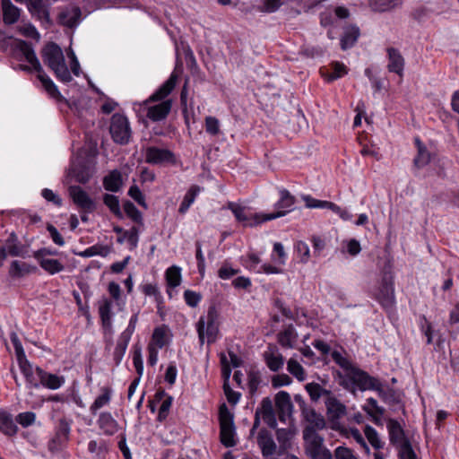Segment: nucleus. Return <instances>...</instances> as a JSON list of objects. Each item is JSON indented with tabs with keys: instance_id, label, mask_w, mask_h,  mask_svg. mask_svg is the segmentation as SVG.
Returning <instances> with one entry per match:
<instances>
[{
	"instance_id": "4468645a",
	"label": "nucleus",
	"mask_w": 459,
	"mask_h": 459,
	"mask_svg": "<svg viewBox=\"0 0 459 459\" xmlns=\"http://www.w3.org/2000/svg\"><path fill=\"white\" fill-rule=\"evenodd\" d=\"M145 161L149 164L160 165L163 163L175 164L177 160L171 151L151 146L146 149Z\"/></svg>"
},
{
	"instance_id": "aec40b11",
	"label": "nucleus",
	"mask_w": 459,
	"mask_h": 459,
	"mask_svg": "<svg viewBox=\"0 0 459 459\" xmlns=\"http://www.w3.org/2000/svg\"><path fill=\"white\" fill-rule=\"evenodd\" d=\"M37 376L39 379V385L51 390H56L65 384V377L56 374L48 373L39 367H36Z\"/></svg>"
},
{
	"instance_id": "69168bd1",
	"label": "nucleus",
	"mask_w": 459,
	"mask_h": 459,
	"mask_svg": "<svg viewBox=\"0 0 459 459\" xmlns=\"http://www.w3.org/2000/svg\"><path fill=\"white\" fill-rule=\"evenodd\" d=\"M172 403V397L167 396L161 403V405L158 413V420L162 421L167 418L168 412Z\"/></svg>"
},
{
	"instance_id": "b1692460",
	"label": "nucleus",
	"mask_w": 459,
	"mask_h": 459,
	"mask_svg": "<svg viewBox=\"0 0 459 459\" xmlns=\"http://www.w3.org/2000/svg\"><path fill=\"white\" fill-rule=\"evenodd\" d=\"M388 65L387 69L390 73H394L399 76H403L404 69V58L400 51L394 48H387Z\"/></svg>"
},
{
	"instance_id": "ea45409f",
	"label": "nucleus",
	"mask_w": 459,
	"mask_h": 459,
	"mask_svg": "<svg viewBox=\"0 0 459 459\" xmlns=\"http://www.w3.org/2000/svg\"><path fill=\"white\" fill-rule=\"evenodd\" d=\"M201 187L199 186L194 185L185 195L182 203L178 208V212L184 214L187 212L191 204L195 202V197L200 193Z\"/></svg>"
},
{
	"instance_id": "f8f14e48",
	"label": "nucleus",
	"mask_w": 459,
	"mask_h": 459,
	"mask_svg": "<svg viewBox=\"0 0 459 459\" xmlns=\"http://www.w3.org/2000/svg\"><path fill=\"white\" fill-rule=\"evenodd\" d=\"M317 351L321 354V358L317 357V360L321 359L327 364L330 361L329 358H331L338 366L344 369L346 373L353 368L347 358L343 357L339 351L333 350L330 344L325 342L317 340Z\"/></svg>"
},
{
	"instance_id": "f3484780",
	"label": "nucleus",
	"mask_w": 459,
	"mask_h": 459,
	"mask_svg": "<svg viewBox=\"0 0 459 459\" xmlns=\"http://www.w3.org/2000/svg\"><path fill=\"white\" fill-rule=\"evenodd\" d=\"M386 428L388 430L389 441L391 445L396 448L403 444L405 441H410L405 434L403 427L395 419H388L386 422Z\"/></svg>"
},
{
	"instance_id": "393cba45",
	"label": "nucleus",
	"mask_w": 459,
	"mask_h": 459,
	"mask_svg": "<svg viewBox=\"0 0 459 459\" xmlns=\"http://www.w3.org/2000/svg\"><path fill=\"white\" fill-rule=\"evenodd\" d=\"M4 247L11 256H20L25 258L28 255L27 247L21 243L17 235L12 232L4 243Z\"/></svg>"
},
{
	"instance_id": "3c124183",
	"label": "nucleus",
	"mask_w": 459,
	"mask_h": 459,
	"mask_svg": "<svg viewBox=\"0 0 459 459\" xmlns=\"http://www.w3.org/2000/svg\"><path fill=\"white\" fill-rule=\"evenodd\" d=\"M288 371L297 379L302 381L305 379V372L302 366L295 359H290L287 363Z\"/></svg>"
},
{
	"instance_id": "09e8293b",
	"label": "nucleus",
	"mask_w": 459,
	"mask_h": 459,
	"mask_svg": "<svg viewBox=\"0 0 459 459\" xmlns=\"http://www.w3.org/2000/svg\"><path fill=\"white\" fill-rule=\"evenodd\" d=\"M364 433L367 439L375 449L383 448L384 443L381 441L377 431L373 427L367 425L364 429Z\"/></svg>"
},
{
	"instance_id": "c756f323",
	"label": "nucleus",
	"mask_w": 459,
	"mask_h": 459,
	"mask_svg": "<svg viewBox=\"0 0 459 459\" xmlns=\"http://www.w3.org/2000/svg\"><path fill=\"white\" fill-rule=\"evenodd\" d=\"M359 37V29L351 25L344 28L343 35L341 38V48L349 49L354 46Z\"/></svg>"
},
{
	"instance_id": "39448f33",
	"label": "nucleus",
	"mask_w": 459,
	"mask_h": 459,
	"mask_svg": "<svg viewBox=\"0 0 459 459\" xmlns=\"http://www.w3.org/2000/svg\"><path fill=\"white\" fill-rule=\"evenodd\" d=\"M372 296L386 311L392 312L395 307L394 281L389 273H385Z\"/></svg>"
},
{
	"instance_id": "c03bdc74",
	"label": "nucleus",
	"mask_w": 459,
	"mask_h": 459,
	"mask_svg": "<svg viewBox=\"0 0 459 459\" xmlns=\"http://www.w3.org/2000/svg\"><path fill=\"white\" fill-rule=\"evenodd\" d=\"M402 0H369V6L375 12H386L401 4Z\"/></svg>"
},
{
	"instance_id": "8fccbe9b",
	"label": "nucleus",
	"mask_w": 459,
	"mask_h": 459,
	"mask_svg": "<svg viewBox=\"0 0 459 459\" xmlns=\"http://www.w3.org/2000/svg\"><path fill=\"white\" fill-rule=\"evenodd\" d=\"M396 449L398 450L399 459H417V455L412 448L411 441H405Z\"/></svg>"
},
{
	"instance_id": "49530a36",
	"label": "nucleus",
	"mask_w": 459,
	"mask_h": 459,
	"mask_svg": "<svg viewBox=\"0 0 459 459\" xmlns=\"http://www.w3.org/2000/svg\"><path fill=\"white\" fill-rule=\"evenodd\" d=\"M264 359L266 361L267 367L272 371H278L282 368L284 364V359L281 353H274L273 351L264 353Z\"/></svg>"
},
{
	"instance_id": "dca6fc26",
	"label": "nucleus",
	"mask_w": 459,
	"mask_h": 459,
	"mask_svg": "<svg viewBox=\"0 0 459 459\" xmlns=\"http://www.w3.org/2000/svg\"><path fill=\"white\" fill-rule=\"evenodd\" d=\"M257 444L264 459H275L277 446L270 431L262 429L257 436Z\"/></svg>"
},
{
	"instance_id": "bb28decb",
	"label": "nucleus",
	"mask_w": 459,
	"mask_h": 459,
	"mask_svg": "<svg viewBox=\"0 0 459 459\" xmlns=\"http://www.w3.org/2000/svg\"><path fill=\"white\" fill-rule=\"evenodd\" d=\"M178 75L174 73L170 74L169 79L149 98L148 101H163L176 86Z\"/></svg>"
},
{
	"instance_id": "72a5a7b5",
	"label": "nucleus",
	"mask_w": 459,
	"mask_h": 459,
	"mask_svg": "<svg viewBox=\"0 0 459 459\" xmlns=\"http://www.w3.org/2000/svg\"><path fill=\"white\" fill-rule=\"evenodd\" d=\"M297 333L292 325H289L278 333L279 343L285 348H292L297 341Z\"/></svg>"
},
{
	"instance_id": "de8ad7c7",
	"label": "nucleus",
	"mask_w": 459,
	"mask_h": 459,
	"mask_svg": "<svg viewBox=\"0 0 459 459\" xmlns=\"http://www.w3.org/2000/svg\"><path fill=\"white\" fill-rule=\"evenodd\" d=\"M166 281L169 287H178L181 282L180 268L176 265L168 268L166 271Z\"/></svg>"
},
{
	"instance_id": "f257e3e1",
	"label": "nucleus",
	"mask_w": 459,
	"mask_h": 459,
	"mask_svg": "<svg viewBox=\"0 0 459 459\" xmlns=\"http://www.w3.org/2000/svg\"><path fill=\"white\" fill-rule=\"evenodd\" d=\"M15 49L25 57L26 61L32 66L33 70L38 73L39 80L50 97L58 101L63 100L64 97L61 95L56 85L43 71L31 44L25 40H18Z\"/></svg>"
},
{
	"instance_id": "a878e982",
	"label": "nucleus",
	"mask_w": 459,
	"mask_h": 459,
	"mask_svg": "<svg viewBox=\"0 0 459 459\" xmlns=\"http://www.w3.org/2000/svg\"><path fill=\"white\" fill-rule=\"evenodd\" d=\"M255 411L260 412V416L263 417V420L270 428L274 429L277 426L273 402L269 397H264L262 400L260 407H258Z\"/></svg>"
},
{
	"instance_id": "338daca9",
	"label": "nucleus",
	"mask_w": 459,
	"mask_h": 459,
	"mask_svg": "<svg viewBox=\"0 0 459 459\" xmlns=\"http://www.w3.org/2000/svg\"><path fill=\"white\" fill-rule=\"evenodd\" d=\"M238 273V269H233L229 264H224L218 271V276L222 280L230 279L232 276Z\"/></svg>"
},
{
	"instance_id": "6ab92c4d",
	"label": "nucleus",
	"mask_w": 459,
	"mask_h": 459,
	"mask_svg": "<svg viewBox=\"0 0 459 459\" xmlns=\"http://www.w3.org/2000/svg\"><path fill=\"white\" fill-rule=\"evenodd\" d=\"M275 405L278 411L279 420L285 422L287 418L291 415L293 408L290 394L285 391H280L275 395Z\"/></svg>"
},
{
	"instance_id": "4be33fe9",
	"label": "nucleus",
	"mask_w": 459,
	"mask_h": 459,
	"mask_svg": "<svg viewBox=\"0 0 459 459\" xmlns=\"http://www.w3.org/2000/svg\"><path fill=\"white\" fill-rule=\"evenodd\" d=\"M172 108V100H165L156 105L151 106L147 108V117L153 122L165 119L169 114Z\"/></svg>"
},
{
	"instance_id": "864d4df0",
	"label": "nucleus",
	"mask_w": 459,
	"mask_h": 459,
	"mask_svg": "<svg viewBox=\"0 0 459 459\" xmlns=\"http://www.w3.org/2000/svg\"><path fill=\"white\" fill-rule=\"evenodd\" d=\"M127 194L139 205H141L144 209L148 208V205H147V204L145 202L144 195H143L142 191L140 190V188L136 185L131 186Z\"/></svg>"
},
{
	"instance_id": "13d9d810",
	"label": "nucleus",
	"mask_w": 459,
	"mask_h": 459,
	"mask_svg": "<svg viewBox=\"0 0 459 459\" xmlns=\"http://www.w3.org/2000/svg\"><path fill=\"white\" fill-rule=\"evenodd\" d=\"M184 299L189 307H195L201 301L202 295L194 290H186L184 292Z\"/></svg>"
},
{
	"instance_id": "680f3d73",
	"label": "nucleus",
	"mask_w": 459,
	"mask_h": 459,
	"mask_svg": "<svg viewBox=\"0 0 459 459\" xmlns=\"http://www.w3.org/2000/svg\"><path fill=\"white\" fill-rule=\"evenodd\" d=\"M295 249L298 255V257L301 262L305 263L309 258V247L307 244L304 241H298L295 245Z\"/></svg>"
},
{
	"instance_id": "2eb2a0df",
	"label": "nucleus",
	"mask_w": 459,
	"mask_h": 459,
	"mask_svg": "<svg viewBox=\"0 0 459 459\" xmlns=\"http://www.w3.org/2000/svg\"><path fill=\"white\" fill-rule=\"evenodd\" d=\"M69 195L74 203L87 212H91L96 209L94 201L79 186H71L68 188Z\"/></svg>"
},
{
	"instance_id": "58836bf2",
	"label": "nucleus",
	"mask_w": 459,
	"mask_h": 459,
	"mask_svg": "<svg viewBox=\"0 0 459 459\" xmlns=\"http://www.w3.org/2000/svg\"><path fill=\"white\" fill-rule=\"evenodd\" d=\"M0 430L8 436L15 435L18 430L12 415L5 411H0Z\"/></svg>"
},
{
	"instance_id": "cd10ccee",
	"label": "nucleus",
	"mask_w": 459,
	"mask_h": 459,
	"mask_svg": "<svg viewBox=\"0 0 459 459\" xmlns=\"http://www.w3.org/2000/svg\"><path fill=\"white\" fill-rule=\"evenodd\" d=\"M1 5L4 24L11 25L19 21L21 9L14 5L11 0H1Z\"/></svg>"
},
{
	"instance_id": "052dcab7",
	"label": "nucleus",
	"mask_w": 459,
	"mask_h": 459,
	"mask_svg": "<svg viewBox=\"0 0 459 459\" xmlns=\"http://www.w3.org/2000/svg\"><path fill=\"white\" fill-rule=\"evenodd\" d=\"M420 329H421V332L423 333V334L426 336V343L427 344L432 343V334H433L432 325L428 321V319L426 318L425 316H422L420 317Z\"/></svg>"
},
{
	"instance_id": "774afa93",
	"label": "nucleus",
	"mask_w": 459,
	"mask_h": 459,
	"mask_svg": "<svg viewBox=\"0 0 459 459\" xmlns=\"http://www.w3.org/2000/svg\"><path fill=\"white\" fill-rule=\"evenodd\" d=\"M335 458L336 459H358L352 453V450L343 447L338 446L335 449Z\"/></svg>"
},
{
	"instance_id": "4d7b16f0",
	"label": "nucleus",
	"mask_w": 459,
	"mask_h": 459,
	"mask_svg": "<svg viewBox=\"0 0 459 459\" xmlns=\"http://www.w3.org/2000/svg\"><path fill=\"white\" fill-rule=\"evenodd\" d=\"M36 414L32 411H26L19 413L16 417V421L23 428H27L35 422Z\"/></svg>"
},
{
	"instance_id": "6e6552de",
	"label": "nucleus",
	"mask_w": 459,
	"mask_h": 459,
	"mask_svg": "<svg viewBox=\"0 0 459 459\" xmlns=\"http://www.w3.org/2000/svg\"><path fill=\"white\" fill-rule=\"evenodd\" d=\"M109 133L112 140L118 144L126 145L130 142L132 130L127 117L116 113L111 117Z\"/></svg>"
},
{
	"instance_id": "1a4fd4ad",
	"label": "nucleus",
	"mask_w": 459,
	"mask_h": 459,
	"mask_svg": "<svg viewBox=\"0 0 459 459\" xmlns=\"http://www.w3.org/2000/svg\"><path fill=\"white\" fill-rule=\"evenodd\" d=\"M230 209L233 212L236 219L242 222L244 226L253 227L262 222L271 221L279 217H281L283 212L280 213H266V214H259V213H251L246 211V209L240 205H237L235 204H230Z\"/></svg>"
},
{
	"instance_id": "20e7f679",
	"label": "nucleus",
	"mask_w": 459,
	"mask_h": 459,
	"mask_svg": "<svg viewBox=\"0 0 459 459\" xmlns=\"http://www.w3.org/2000/svg\"><path fill=\"white\" fill-rule=\"evenodd\" d=\"M218 317L219 314L215 306H210L207 315L199 318L196 324V331L201 345L204 343L205 337L208 343H212L216 341L219 333Z\"/></svg>"
},
{
	"instance_id": "f704fd0d",
	"label": "nucleus",
	"mask_w": 459,
	"mask_h": 459,
	"mask_svg": "<svg viewBox=\"0 0 459 459\" xmlns=\"http://www.w3.org/2000/svg\"><path fill=\"white\" fill-rule=\"evenodd\" d=\"M294 205V197L286 189L280 190V200L276 203L275 206L279 210L275 213L283 212L284 216L287 212L292 210Z\"/></svg>"
},
{
	"instance_id": "4c0bfd02",
	"label": "nucleus",
	"mask_w": 459,
	"mask_h": 459,
	"mask_svg": "<svg viewBox=\"0 0 459 459\" xmlns=\"http://www.w3.org/2000/svg\"><path fill=\"white\" fill-rule=\"evenodd\" d=\"M39 266L49 274H56L65 270V265L57 259H36Z\"/></svg>"
},
{
	"instance_id": "0eeeda50",
	"label": "nucleus",
	"mask_w": 459,
	"mask_h": 459,
	"mask_svg": "<svg viewBox=\"0 0 459 459\" xmlns=\"http://www.w3.org/2000/svg\"><path fill=\"white\" fill-rule=\"evenodd\" d=\"M219 421L221 444L226 447L236 446L234 415L230 411L226 403H222L219 408Z\"/></svg>"
},
{
	"instance_id": "0e129e2a",
	"label": "nucleus",
	"mask_w": 459,
	"mask_h": 459,
	"mask_svg": "<svg viewBox=\"0 0 459 459\" xmlns=\"http://www.w3.org/2000/svg\"><path fill=\"white\" fill-rule=\"evenodd\" d=\"M47 230L49 232L50 237L56 245L59 246V247H63L65 245V242L64 238L58 232V230H56V228L55 226H53L52 224H48Z\"/></svg>"
},
{
	"instance_id": "603ef678",
	"label": "nucleus",
	"mask_w": 459,
	"mask_h": 459,
	"mask_svg": "<svg viewBox=\"0 0 459 459\" xmlns=\"http://www.w3.org/2000/svg\"><path fill=\"white\" fill-rule=\"evenodd\" d=\"M10 339H11V342H12L14 351H15L17 362L27 359L24 350H23V347L22 345V342H21L17 333L14 332L11 333Z\"/></svg>"
},
{
	"instance_id": "a211bd4d",
	"label": "nucleus",
	"mask_w": 459,
	"mask_h": 459,
	"mask_svg": "<svg viewBox=\"0 0 459 459\" xmlns=\"http://www.w3.org/2000/svg\"><path fill=\"white\" fill-rule=\"evenodd\" d=\"M347 66L338 61H333L329 65L322 66L319 69L321 76L327 82H331L348 74Z\"/></svg>"
},
{
	"instance_id": "37998d69",
	"label": "nucleus",
	"mask_w": 459,
	"mask_h": 459,
	"mask_svg": "<svg viewBox=\"0 0 459 459\" xmlns=\"http://www.w3.org/2000/svg\"><path fill=\"white\" fill-rule=\"evenodd\" d=\"M139 228L133 226L130 230H126L122 236H119L117 241L123 244L126 240L129 243L131 248H135L139 241Z\"/></svg>"
},
{
	"instance_id": "5fc2aeb1",
	"label": "nucleus",
	"mask_w": 459,
	"mask_h": 459,
	"mask_svg": "<svg viewBox=\"0 0 459 459\" xmlns=\"http://www.w3.org/2000/svg\"><path fill=\"white\" fill-rule=\"evenodd\" d=\"M152 342L160 349L166 344V330L164 327H157L154 329L152 336Z\"/></svg>"
},
{
	"instance_id": "6e6d98bb",
	"label": "nucleus",
	"mask_w": 459,
	"mask_h": 459,
	"mask_svg": "<svg viewBox=\"0 0 459 459\" xmlns=\"http://www.w3.org/2000/svg\"><path fill=\"white\" fill-rule=\"evenodd\" d=\"M223 391H224V394H225L228 402L231 405H236L238 403V401L241 397V394L234 391L230 387V384L227 383V381H224V383H223Z\"/></svg>"
},
{
	"instance_id": "e433bc0d",
	"label": "nucleus",
	"mask_w": 459,
	"mask_h": 459,
	"mask_svg": "<svg viewBox=\"0 0 459 459\" xmlns=\"http://www.w3.org/2000/svg\"><path fill=\"white\" fill-rule=\"evenodd\" d=\"M415 144L418 149V153L413 160V163L417 168L420 169L429 163L430 153L418 137L415 138Z\"/></svg>"
},
{
	"instance_id": "a19ab883",
	"label": "nucleus",
	"mask_w": 459,
	"mask_h": 459,
	"mask_svg": "<svg viewBox=\"0 0 459 459\" xmlns=\"http://www.w3.org/2000/svg\"><path fill=\"white\" fill-rule=\"evenodd\" d=\"M123 208L125 213L128 218H130L134 223L138 224L139 226H143V214L131 201H125Z\"/></svg>"
},
{
	"instance_id": "5701e85b",
	"label": "nucleus",
	"mask_w": 459,
	"mask_h": 459,
	"mask_svg": "<svg viewBox=\"0 0 459 459\" xmlns=\"http://www.w3.org/2000/svg\"><path fill=\"white\" fill-rule=\"evenodd\" d=\"M18 365L26 380L27 387L30 389L39 388V379L37 376L36 368H34L32 364L27 359L19 361Z\"/></svg>"
},
{
	"instance_id": "412c9836",
	"label": "nucleus",
	"mask_w": 459,
	"mask_h": 459,
	"mask_svg": "<svg viewBox=\"0 0 459 459\" xmlns=\"http://www.w3.org/2000/svg\"><path fill=\"white\" fill-rule=\"evenodd\" d=\"M82 15L81 9L78 6H70L64 8L58 14V22L68 28L76 27Z\"/></svg>"
},
{
	"instance_id": "2f4dec72",
	"label": "nucleus",
	"mask_w": 459,
	"mask_h": 459,
	"mask_svg": "<svg viewBox=\"0 0 459 459\" xmlns=\"http://www.w3.org/2000/svg\"><path fill=\"white\" fill-rule=\"evenodd\" d=\"M123 186L121 172L114 169L103 178V186L107 191L118 192Z\"/></svg>"
},
{
	"instance_id": "f03ea898",
	"label": "nucleus",
	"mask_w": 459,
	"mask_h": 459,
	"mask_svg": "<svg viewBox=\"0 0 459 459\" xmlns=\"http://www.w3.org/2000/svg\"><path fill=\"white\" fill-rule=\"evenodd\" d=\"M294 399L301 411L305 423L303 439L306 454L309 459H316V411L306 403L300 394H296Z\"/></svg>"
},
{
	"instance_id": "bf43d9fd",
	"label": "nucleus",
	"mask_w": 459,
	"mask_h": 459,
	"mask_svg": "<svg viewBox=\"0 0 459 459\" xmlns=\"http://www.w3.org/2000/svg\"><path fill=\"white\" fill-rule=\"evenodd\" d=\"M205 130L212 135H217L220 133V122L214 117H205Z\"/></svg>"
},
{
	"instance_id": "c85d7f7f",
	"label": "nucleus",
	"mask_w": 459,
	"mask_h": 459,
	"mask_svg": "<svg viewBox=\"0 0 459 459\" xmlns=\"http://www.w3.org/2000/svg\"><path fill=\"white\" fill-rule=\"evenodd\" d=\"M112 301L103 297L99 301V314L101 320L102 326L106 330H111L112 328Z\"/></svg>"
},
{
	"instance_id": "c9c22d12",
	"label": "nucleus",
	"mask_w": 459,
	"mask_h": 459,
	"mask_svg": "<svg viewBox=\"0 0 459 459\" xmlns=\"http://www.w3.org/2000/svg\"><path fill=\"white\" fill-rule=\"evenodd\" d=\"M112 396V390L110 387L104 386L101 388V394L99 395L90 407L91 414L95 415L97 411L102 407L108 405L110 403Z\"/></svg>"
},
{
	"instance_id": "7c9ffc66",
	"label": "nucleus",
	"mask_w": 459,
	"mask_h": 459,
	"mask_svg": "<svg viewBox=\"0 0 459 459\" xmlns=\"http://www.w3.org/2000/svg\"><path fill=\"white\" fill-rule=\"evenodd\" d=\"M99 428L104 434L111 436L117 431V422L109 412H101L98 419Z\"/></svg>"
},
{
	"instance_id": "79ce46f5",
	"label": "nucleus",
	"mask_w": 459,
	"mask_h": 459,
	"mask_svg": "<svg viewBox=\"0 0 459 459\" xmlns=\"http://www.w3.org/2000/svg\"><path fill=\"white\" fill-rule=\"evenodd\" d=\"M103 203L117 218L120 220L124 218L120 209L119 199L117 195L105 194L103 195Z\"/></svg>"
},
{
	"instance_id": "423d86ee",
	"label": "nucleus",
	"mask_w": 459,
	"mask_h": 459,
	"mask_svg": "<svg viewBox=\"0 0 459 459\" xmlns=\"http://www.w3.org/2000/svg\"><path fill=\"white\" fill-rule=\"evenodd\" d=\"M380 380L375 377L370 376L368 372L353 367L349 372L345 374L341 385L350 389V385H356L360 391L373 390L378 388Z\"/></svg>"
},
{
	"instance_id": "ddd939ff",
	"label": "nucleus",
	"mask_w": 459,
	"mask_h": 459,
	"mask_svg": "<svg viewBox=\"0 0 459 459\" xmlns=\"http://www.w3.org/2000/svg\"><path fill=\"white\" fill-rule=\"evenodd\" d=\"M27 9L30 15L39 21L43 25L49 26L51 0H25Z\"/></svg>"
},
{
	"instance_id": "e2e57ef3",
	"label": "nucleus",
	"mask_w": 459,
	"mask_h": 459,
	"mask_svg": "<svg viewBox=\"0 0 459 459\" xmlns=\"http://www.w3.org/2000/svg\"><path fill=\"white\" fill-rule=\"evenodd\" d=\"M195 247H196L195 258L197 261V269H198L199 273L202 276H204V272H205V261H204V256L202 252V245H201L200 241L195 242Z\"/></svg>"
},
{
	"instance_id": "a18cd8bd",
	"label": "nucleus",
	"mask_w": 459,
	"mask_h": 459,
	"mask_svg": "<svg viewBox=\"0 0 459 459\" xmlns=\"http://www.w3.org/2000/svg\"><path fill=\"white\" fill-rule=\"evenodd\" d=\"M72 173L76 181L81 184L87 183L91 177V173L85 164H74L72 167Z\"/></svg>"
},
{
	"instance_id": "7ed1b4c3",
	"label": "nucleus",
	"mask_w": 459,
	"mask_h": 459,
	"mask_svg": "<svg viewBox=\"0 0 459 459\" xmlns=\"http://www.w3.org/2000/svg\"><path fill=\"white\" fill-rule=\"evenodd\" d=\"M42 59L55 74L56 77L63 82H70L72 75L65 64L62 48L54 42L48 43L42 49Z\"/></svg>"
},
{
	"instance_id": "9d476101",
	"label": "nucleus",
	"mask_w": 459,
	"mask_h": 459,
	"mask_svg": "<svg viewBox=\"0 0 459 459\" xmlns=\"http://www.w3.org/2000/svg\"><path fill=\"white\" fill-rule=\"evenodd\" d=\"M324 398L326 414L333 423L337 422L345 413L346 406L342 404L333 394L317 384V400Z\"/></svg>"
},
{
	"instance_id": "9b49d317",
	"label": "nucleus",
	"mask_w": 459,
	"mask_h": 459,
	"mask_svg": "<svg viewBox=\"0 0 459 459\" xmlns=\"http://www.w3.org/2000/svg\"><path fill=\"white\" fill-rule=\"evenodd\" d=\"M71 420L62 418L55 429L54 437L48 441V448L51 453L62 451L66 447L71 432Z\"/></svg>"
},
{
	"instance_id": "473e14b6",
	"label": "nucleus",
	"mask_w": 459,
	"mask_h": 459,
	"mask_svg": "<svg viewBox=\"0 0 459 459\" xmlns=\"http://www.w3.org/2000/svg\"><path fill=\"white\" fill-rule=\"evenodd\" d=\"M36 271V266L30 265L24 262L14 260L12 262L10 265L9 275L12 278H22L24 275L35 273Z\"/></svg>"
}]
</instances>
